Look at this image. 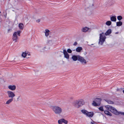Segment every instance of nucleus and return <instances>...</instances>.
<instances>
[{
  "label": "nucleus",
  "instance_id": "nucleus-2",
  "mask_svg": "<svg viewBox=\"0 0 124 124\" xmlns=\"http://www.w3.org/2000/svg\"><path fill=\"white\" fill-rule=\"evenodd\" d=\"M51 108L55 114L60 115L62 111V109L58 106H53Z\"/></svg>",
  "mask_w": 124,
  "mask_h": 124
},
{
  "label": "nucleus",
  "instance_id": "nucleus-19",
  "mask_svg": "<svg viewBox=\"0 0 124 124\" xmlns=\"http://www.w3.org/2000/svg\"><path fill=\"white\" fill-rule=\"evenodd\" d=\"M82 50V48L81 47H78L76 48V51L77 52H80Z\"/></svg>",
  "mask_w": 124,
  "mask_h": 124
},
{
  "label": "nucleus",
  "instance_id": "nucleus-18",
  "mask_svg": "<svg viewBox=\"0 0 124 124\" xmlns=\"http://www.w3.org/2000/svg\"><path fill=\"white\" fill-rule=\"evenodd\" d=\"M89 29V28L86 27H85L81 29V31L83 32H86Z\"/></svg>",
  "mask_w": 124,
  "mask_h": 124
},
{
  "label": "nucleus",
  "instance_id": "nucleus-26",
  "mask_svg": "<svg viewBox=\"0 0 124 124\" xmlns=\"http://www.w3.org/2000/svg\"><path fill=\"white\" fill-rule=\"evenodd\" d=\"M27 54L26 53L23 52V53L22 54V56L23 57H25L27 56Z\"/></svg>",
  "mask_w": 124,
  "mask_h": 124
},
{
  "label": "nucleus",
  "instance_id": "nucleus-28",
  "mask_svg": "<svg viewBox=\"0 0 124 124\" xmlns=\"http://www.w3.org/2000/svg\"><path fill=\"white\" fill-rule=\"evenodd\" d=\"M58 122L59 124H62V119L58 120Z\"/></svg>",
  "mask_w": 124,
  "mask_h": 124
},
{
  "label": "nucleus",
  "instance_id": "nucleus-36",
  "mask_svg": "<svg viewBox=\"0 0 124 124\" xmlns=\"http://www.w3.org/2000/svg\"><path fill=\"white\" fill-rule=\"evenodd\" d=\"M118 32H116V33H116V34H118Z\"/></svg>",
  "mask_w": 124,
  "mask_h": 124
},
{
  "label": "nucleus",
  "instance_id": "nucleus-12",
  "mask_svg": "<svg viewBox=\"0 0 124 124\" xmlns=\"http://www.w3.org/2000/svg\"><path fill=\"white\" fill-rule=\"evenodd\" d=\"M79 56V55H73L72 56L71 58L74 61H76L77 60L78 61Z\"/></svg>",
  "mask_w": 124,
  "mask_h": 124
},
{
  "label": "nucleus",
  "instance_id": "nucleus-24",
  "mask_svg": "<svg viewBox=\"0 0 124 124\" xmlns=\"http://www.w3.org/2000/svg\"><path fill=\"white\" fill-rule=\"evenodd\" d=\"M106 24L107 25L110 26L111 24V22L110 21H108L106 22Z\"/></svg>",
  "mask_w": 124,
  "mask_h": 124
},
{
  "label": "nucleus",
  "instance_id": "nucleus-39",
  "mask_svg": "<svg viewBox=\"0 0 124 124\" xmlns=\"http://www.w3.org/2000/svg\"><path fill=\"white\" fill-rule=\"evenodd\" d=\"M73 51H75V50H73Z\"/></svg>",
  "mask_w": 124,
  "mask_h": 124
},
{
  "label": "nucleus",
  "instance_id": "nucleus-38",
  "mask_svg": "<svg viewBox=\"0 0 124 124\" xmlns=\"http://www.w3.org/2000/svg\"><path fill=\"white\" fill-rule=\"evenodd\" d=\"M19 97H18V98H17V99H19Z\"/></svg>",
  "mask_w": 124,
  "mask_h": 124
},
{
  "label": "nucleus",
  "instance_id": "nucleus-4",
  "mask_svg": "<svg viewBox=\"0 0 124 124\" xmlns=\"http://www.w3.org/2000/svg\"><path fill=\"white\" fill-rule=\"evenodd\" d=\"M21 31H18L17 32H15L13 34V40L15 42H17L18 40V38L17 36V35L19 36L20 35V33Z\"/></svg>",
  "mask_w": 124,
  "mask_h": 124
},
{
  "label": "nucleus",
  "instance_id": "nucleus-14",
  "mask_svg": "<svg viewBox=\"0 0 124 124\" xmlns=\"http://www.w3.org/2000/svg\"><path fill=\"white\" fill-rule=\"evenodd\" d=\"M18 27L20 30H23L24 27V25L23 23H20L19 24Z\"/></svg>",
  "mask_w": 124,
  "mask_h": 124
},
{
  "label": "nucleus",
  "instance_id": "nucleus-8",
  "mask_svg": "<svg viewBox=\"0 0 124 124\" xmlns=\"http://www.w3.org/2000/svg\"><path fill=\"white\" fill-rule=\"evenodd\" d=\"M7 93L9 98H13L15 96L14 93L12 91H8Z\"/></svg>",
  "mask_w": 124,
  "mask_h": 124
},
{
  "label": "nucleus",
  "instance_id": "nucleus-17",
  "mask_svg": "<svg viewBox=\"0 0 124 124\" xmlns=\"http://www.w3.org/2000/svg\"><path fill=\"white\" fill-rule=\"evenodd\" d=\"M116 19L115 16H111L110 17V20L112 21L115 22L116 21Z\"/></svg>",
  "mask_w": 124,
  "mask_h": 124
},
{
  "label": "nucleus",
  "instance_id": "nucleus-6",
  "mask_svg": "<svg viewBox=\"0 0 124 124\" xmlns=\"http://www.w3.org/2000/svg\"><path fill=\"white\" fill-rule=\"evenodd\" d=\"M101 99L100 98H97L95 99L94 101H93L92 104L93 105L95 106H99L101 104Z\"/></svg>",
  "mask_w": 124,
  "mask_h": 124
},
{
  "label": "nucleus",
  "instance_id": "nucleus-34",
  "mask_svg": "<svg viewBox=\"0 0 124 124\" xmlns=\"http://www.w3.org/2000/svg\"><path fill=\"white\" fill-rule=\"evenodd\" d=\"M119 90V89L118 88H117L116 89V91H118Z\"/></svg>",
  "mask_w": 124,
  "mask_h": 124
},
{
  "label": "nucleus",
  "instance_id": "nucleus-32",
  "mask_svg": "<svg viewBox=\"0 0 124 124\" xmlns=\"http://www.w3.org/2000/svg\"><path fill=\"white\" fill-rule=\"evenodd\" d=\"M91 124H96L94 122H91Z\"/></svg>",
  "mask_w": 124,
  "mask_h": 124
},
{
  "label": "nucleus",
  "instance_id": "nucleus-23",
  "mask_svg": "<svg viewBox=\"0 0 124 124\" xmlns=\"http://www.w3.org/2000/svg\"><path fill=\"white\" fill-rule=\"evenodd\" d=\"M105 101L108 104H113L114 103V102L109 100L106 99L105 100Z\"/></svg>",
  "mask_w": 124,
  "mask_h": 124
},
{
  "label": "nucleus",
  "instance_id": "nucleus-27",
  "mask_svg": "<svg viewBox=\"0 0 124 124\" xmlns=\"http://www.w3.org/2000/svg\"><path fill=\"white\" fill-rule=\"evenodd\" d=\"M62 123H64L65 124H67L68 123V121H67L63 119H62Z\"/></svg>",
  "mask_w": 124,
  "mask_h": 124
},
{
  "label": "nucleus",
  "instance_id": "nucleus-13",
  "mask_svg": "<svg viewBox=\"0 0 124 124\" xmlns=\"http://www.w3.org/2000/svg\"><path fill=\"white\" fill-rule=\"evenodd\" d=\"M8 88L10 90L13 91L15 90L16 87L15 85H10L8 86Z\"/></svg>",
  "mask_w": 124,
  "mask_h": 124
},
{
  "label": "nucleus",
  "instance_id": "nucleus-21",
  "mask_svg": "<svg viewBox=\"0 0 124 124\" xmlns=\"http://www.w3.org/2000/svg\"><path fill=\"white\" fill-rule=\"evenodd\" d=\"M122 22L120 21L118 22H117L116 23V26H119L122 25Z\"/></svg>",
  "mask_w": 124,
  "mask_h": 124
},
{
  "label": "nucleus",
  "instance_id": "nucleus-10",
  "mask_svg": "<svg viewBox=\"0 0 124 124\" xmlns=\"http://www.w3.org/2000/svg\"><path fill=\"white\" fill-rule=\"evenodd\" d=\"M79 108L85 104L84 101L82 99L78 100Z\"/></svg>",
  "mask_w": 124,
  "mask_h": 124
},
{
  "label": "nucleus",
  "instance_id": "nucleus-11",
  "mask_svg": "<svg viewBox=\"0 0 124 124\" xmlns=\"http://www.w3.org/2000/svg\"><path fill=\"white\" fill-rule=\"evenodd\" d=\"M63 52L64 55V57L67 59H69V55L66 50L65 49L64 50H63Z\"/></svg>",
  "mask_w": 124,
  "mask_h": 124
},
{
  "label": "nucleus",
  "instance_id": "nucleus-9",
  "mask_svg": "<svg viewBox=\"0 0 124 124\" xmlns=\"http://www.w3.org/2000/svg\"><path fill=\"white\" fill-rule=\"evenodd\" d=\"M72 103L73 105L75 108H79L78 100H76L74 101Z\"/></svg>",
  "mask_w": 124,
  "mask_h": 124
},
{
  "label": "nucleus",
  "instance_id": "nucleus-33",
  "mask_svg": "<svg viewBox=\"0 0 124 124\" xmlns=\"http://www.w3.org/2000/svg\"><path fill=\"white\" fill-rule=\"evenodd\" d=\"M36 21L37 22L39 23L40 21V20L39 19L37 20Z\"/></svg>",
  "mask_w": 124,
  "mask_h": 124
},
{
  "label": "nucleus",
  "instance_id": "nucleus-25",
  "mask_svg": "<svg viewBox=\"0 0 124 124\" xmlns=\"http://www.w3.org/2000/svg\"><path fill=\"white\" fill-rule=\"evenodd\" d=\"M122 18V17L120 16H118L117 17V19L119 21H120Z\"/></svg>",
  "mask_w": 124,
  "mask_h": 124
},
{
  "label": "nucleus",
  "instance_id": "nucleus-40",
  "mask_svg": "<svg viewBox=\"0 0 124 124\" xmlns=\"http://www.w3.org/2000/svg\"><path fill=\"white\" fill-rule=\"evenodd\" d=\"M61 52L62 53L63 52Z\"/></svg>",
  "mask_w": 124,
  "mask_h": 124
},
{
  "label": "nucleus",
  "instance_id": "nucleus-7",
  "mask_svg": "<svg viewBox=\"0 0 124 124\" xmlns=\"http://www.w3.org/2000/svg\"><path fill=\"white\" fill-rule=\"evenodd\" d=\"M78 61L83 64H86L87 63L86 60L84 58L80 55L79 56Z\"/></svg>",
  "mask_w": 124,
  "mask_h": 124
},
{
  "label": "nucleus",
  "instance_id": "nucleus-30",
  "mask_svg": "<svg viewBox=\"0 0 124 124\" xmlns=\"http://www.w3.org/2000/svg\"><path fill=\"white\" fill-rule=\"evenodd\" d=\"M67 52L69 53H71L72 52V50L70 49H68L67 50Z\"/></svg>",
  "mask_w": 124,
  "mask_h": 124
},
{
  "label": "nucleus",
  "instance_id": "nucleus-35",
  "mask_svg": "<svg viewBox=\"0 0 124 124\" xmlns=\"http://www.w3.org/2000/svg\"><path fill=\"white\" fill-rule=\"evenodd\" d=\"M27 54L28 55H30V53L29 54L28 53H27Z\"/></svg>",
  "mask_w": 124,
  "mask_h": 124
},
{
  "label": "nucleus",
  "instance_id": "nucleus-16",
  "mask_svg": "<svg viewBox=\"0 0 124 124\" xmlns=\"http://www.w3.org/2000/svg\"><path fill=\"white\" fill-rule=\"evenodd\" d=\"M111 33V29H109L105 33V34L106 36L109 35Z\"/></svg>",
  "mask_w": 124,
  "mask_h": 124
},
{
  "label": "nucleus",
  "instance_id": "nucleus-31",
  "mask_svg": "<svg viewBox=\"0 0 124 124\" xmlns=\"http://www.w3.org/2000/svg\"><path fill=\"white\" fill-rule=\"evenodd\" d=\"M77 44V42H74L73 44V45L74 46H76Z\"/></svg>",
  "mask_w": 124,
  "mask_h": 124
},
{
  "label": "nucleus",
  "instance_id": "nucleus-5",
  "mask_svg": "<svg viewBox=\"0 0 124 124\" xmlns=\"http://www.w3.org/2000/svg\"><path fill=\"white\" fill-rule=\"evenodd\" d=\"M81 112L83 114L85 115L86 116L90 117H92L94 115L93 112H88L87 110L84 109L82 110Z\"/></svg>",
  "mask_w": 124,
  "mask_h": 124
},
{
  "label": "nucleus",
  "instance_id": "nucleus-15",
  "mask_svg": "<svg viewBox=\"0 0 124 124\" xmlns=\"http://www.w3.org/2000/svg\"><path fill=\"white\" fill-rule=\"evenodd\" d=\"M50 31L49 30L46 29L45 30V32H44L45 36L46 37H48L49 35Z\"/></svg>",
  "mask_w": 124,
  "mask_h": 124
},
{
  "label": "nucleus",
  "instance_id": "nucleus-37",
  "mask_svg": "<svg viewBox=\"0 0 124 124\" xmlns=\"http://www.w3.org/2000/svg\"><path fill=\"white\" fill-rule=\"evenodd\" d=\"M123 93H124V90L123 91Z\"/></svg>",
  "mask_w": 124,
  "mask_h": 124
},
{
  "label": "nucleus",
  "instance_id": "nucleus-29",
  "mask_svg": "<svg viewBox=\"0 0 124 124\" xmlns=\"http://www.w3.org/2000/svg\"><path fill=\"white\" fill-rule=\"evenodd\" d=\"M99 110L101 111H104V110L102 107H100L99 108Z\"/></svg>",
  "mask_w": 124,
  "mask_h": 124
},
{
  "label": "nucleus",
  "instance_id": "nucleus-22",
  "mask_svg": "<svg viewBox=\"0 0 124 124\" xmlns=\"http://www.w3.org/2000/svg\"><path fill=\"white\" fill-rule=\"evenodd\" d=\"M104 112L105 114L107 115H109L110 116H112V115L111 113L108 111L104 110Z\"/></svg>",
  "mask_w": 124,
  "mask_h": 124
},
{
  "label": "nucleus",
  "instance_id": "nucleus-3",
  "mask_svg": "<svg viewBox=\"0 0 124 124\" xmlns=\"http://www.w3.org/2000/svg\"><path fill=\"white\" fill-rule=\"evenodd\" d=\"M106 38V37L104 35L103 32L100 34V38L99 41L98 42V44L101 45H102L103 43L105 41V39Z\"/></svg>",
  "mask_w": 124,
  "mask_h": 124
},
{
  "label": "nucleus",
  "instance_id": "nucleus-1",
  "mask_svg": "<svg viewBox=\"0 0 124 124\" xmlns=\"http://www.w3.org/2000/svg\"><path fill=\"white\" fill-rule=\"evenodd\" d=\"M106 109L112 112L116 115L121 114L124 115V112H118L114 108L109 105H106L105 106Z\"/></svg>",
  "mask_w": 124,
  "mask_h": 124
},
{
  "label": "nucleus",
  "instance_id": "nucleus-20",
  "mask_svg": "<svg viewBox=\"0 0 124 124\" xmlns=\"http://www.w3.org/2000/svg\"><path fill=\"white\" fill-rule=\"evenodd\" d=\"M13 101V99L11 98L8 100L6 103V104H9L10 103Z\"/></svg>",
  "mask_w": 124,
  "mask_h": 124
}]
</instances>
